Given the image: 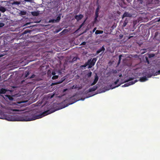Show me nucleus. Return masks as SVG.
<instances>
[{"instance_id": "f257e3e1", "label": "nucleus", "mask_w": 160, "mask_h": 160, "mask_svg": "<svg viewBox=\"0 0 160 160\" xmlns=\"http://www.w3.org/2000/svg\"><path fill=\"white\" fill-rule=\"evenodd\" d=\"M55 111V110L50 109L42 113L36 115L38 112L37 111V110H34L33 111L27 112L23 115L22 117H19L20 118H18L17 120L27 121L34 120L41 118L48 114L54 112Z\"/></svg>"}, {"instance_id": "f03ea898", "label": "nucleus", "mask_w": 160, "mask_h": 160, "mask_svg": "<svg viewBox=\"0 0 160 160\" xmlns=\"http://www.w3.org/2000/svg\"><path fill=\"white\" fill-rule=\"evenodd\" d=\"M71 100H72V102H71L70 103L69 102L66 105H64V107H63V108H64L66 107H67L69 105L72 104L75 102L77 101H78V100H76L75 99V98L73 96L72 97H71L70 98H69L67 100H65L64 101L62 102V104H64L65 103L67 102H69Z\"/></svg>"}, {"instance_id": "7ed1b4c3", "label": "nucleus", "mask_w": 160, "mask_h": 160, "mask_svg": "<svg viewBox=\"0 0 160 160\" xmlns=\"http://www.w3.org/2000/svg\"><path fill=\"white\" fill-rule=\"evenodd\" d=\"M0 118L6 119L9 121H14L16 120L13 118L12 116L6 115L4 114H2L0 115Z\"/></svg>"}, {"instance_id": "20e7f679", "label": "nucleus", "mask_w": 160, "mask_h": 160, "mask_svg": "<svg viewBox=\"0 0 160 160\" xmlns=\"http://www.w3.org/2000/svg\"><path fill=\"white\" fill-rule=\"evenodd\" d=\"M97 60L96 58H93L92 60L91 59L88 60L87 62L88 65V68H91L94 66Z\"/></svg>"}, {"instance_id": "39448f33", "label": "nucleus", "mask_w": 160, "mask_h": 160, "mask_svg": "<svg viewBox=\"0 0 160 160\" xmlns=\"http://www.w3.org/2000/svg\"><path fill=\"white\" fill-rule=\"evenodd\" d=\"M133 78H129L127 81V82H128L125 84L123 86H122L128 87L130 85L134 84L135 82H137L138 81V80L137 79H136L134 81H132V80H133Z\"/></svg>"}, {"instance_id": "423d86ee", "label": "nucleus", "mask_w": 160, "mask_h": 160, "mask_svg": "<svg viewBox=\"0 0 160 160\" xmlns=\"http://www.w3.org/2000/svg\"><path fill=\"white\" fill-rule=\"evenodd\" d=\"M83 17V15L82 14H80L79 15H76L74 16L75 18L78 22L81 20Z\"/></svg>"}, {"instance_id": "0eeeda50", "label": "nucleus", "mask_w": 160, "mask_h": 160, "mask_svg": "<svg viewBox=\"0 0 160 160\" xmlns=\"http://www.w3.org/2000/svg\"><path fill=\"white\" fill-rule=\"evenodd\" d=\"M98 80V76L96 74L95 75V78L93 82L91 84V86H92L95 84L97 82Z\"/></svg>"}, {"instance_id": "6e6552de", "label": "nucleus", "mask_w": 160, "mask_h": 160, "mask_svg": "<svg viewBox=\"0 0 160 160\" xmlns=\"http://www.w3.org/2000/svg\"><path fill=\"white\" fill-rule=\"evenodd\" d=\"M132 15L128 12H125L122 16V18L126 17H131Z\"/></svg>"}, {"instance_id": "1a4fd4ad", "label": "nucleus", "mask_w": 160, "mask_h": 160, "mask_svg": "<svg viewBox=\"0 0 160 160\" xmlns=\"http://www.w3.org/2000/svg\"><path fill=\"white\" fill-rule=\"evenodd\" d=\"M98 88V86L97 85L93 86L92 87L88 89V92H91L95 91Z\"/></svg>"}, {"instance_id": "9d476101", "label": "nucleus", "mask_w": 160, "mask_h": 160, "mask_svg": "<svg viewBox=\"0 0 160 160\" xmlns=\"http://www.w3.org/2000/svg\"><path fill=\"white\" fill-rule=\"evenodd\" d=\"M105 50V48H104L103 46L100 48L97 51V54H98L100 52H102V51H104Z\"/></svg>"}, {"instance_id": "9b49d317", "label": "nucleus", "mask_w": 160, "mask_h": 160, "mask_svg": "<svg viewBox=\"0 0 160 160\" xmlns=\"http://www.w3.org/2000/svg\"><path fill=\"white\" fill-rule=\"evenodd\" d=\"M148 80L146 76H144L140 78L139 80L141 82H144L147 81Z\"/></svg>"}, {"instance_id": "f8f14e48", "label": "nucleus", "mask_w": 160, "mask_h": 160, "mask_svg": "<svg viewBox=\"0 0 160 160\" xmlns=\"http://www.w3.org/2000/svg\"><path fill=\"white\" fill-rule=\"evenodd\" d=\"M7 91V90L6 89L3 88H1L0 90L1 94H5Z\"/></svg>"}, {"instance_id": "ddd939ff", "label": "nucleus", "mask_w": 160, "mask_h": 160, "mask_svg": "<svg viewBox=\"0 0 160 160\" xmlns=\"http://www.w3.org/2000/svg\"><path fill=\"white\" fill-rule=\"evenodd\" d=\"M32 14L35 16H37L39 15V13L38 12L34 11L31 12Z\"/></svg>"}, {"instance_id": "4468645a", "label": "nucleus", "mask_w": 160, "mask_h": 160, "mask_svg": "<svg viewBox=\"0 0 160 160\" xmlns=\"http://www.w3.org/2000/svg\"><path fill=\"white\" fill-rule=\"evenodd\" d=\"M0 11L2 12H4L6 11V9L4 7H0Z\"/></svg>"}, {"instance_id": "2eb2a0df", "label": "nucleus", "mask_w": 160, "mask_h": 160, "mask_svg": "<svg viewBox=\"0 0 160 160\" xmlns=\"http://www.w3.org/2000/svg\"><path fill=\"white\" fill-rule=\"evenodd\" d=\"M103 33V31L102 30H97L95 32L96 34H102Z\"/></svg>"}, {"instance_id": "dca6fc26", "label": "nucleus", "mask_w": 160, "mask_h": 160, "mask_svg": "<svg viewBox=\"0 0 160 160\" xmlns=\"http://www.w3.org/2000/svg\"><path fill=\"white\" fill-rule=\"evenodd\" d=\"M60 19H61V16H60V15H59V16H58L57 17V19H55L56 22H59V21H60Z\"/></svg>"}, {"instance_id": "f3484780", "label": "nucleus", "mask_w": 160, "mask_h": 160, "mask_svg": "<svg viewBox=\"0 0 160 160\" xmlns=\"http://www.w3.org/2000/svg\"><path fill=\"white\" fill-rule=\"evenodd\" d=\"M128 23V20L127 19H126V20L124 22L122 25V27H125Z\"/></svg>"}, {"instance_id": "a211bd4d", "label": "nucleus", "mask_w": 160, "mask_h": 160, "mask_svg": "<svg viewBox=\"0 0 160 160\" xmlns=\"http://www.w3.org/2000/svg\"><path fill=\"white\" fill-rule=\"evenodd\" d=\"M20 3L18 1H14L13 2H12L11 4L12 5H19Z\"/></svg>"}, {"instance_id": "6ab92c4d", "label": "nucleus", "mask_w": 160, "mask_h": 160, "mask_svg": "<svg viewBox=\"0 0 160 160\" xmlns=\"http://www.w3.org/2000/svg\"><path fill=\"white\" fill-rule=\"evenodd\" d=\"M87 19V18L84 20V22L82 23L79 26L78 29H80L82 27V26L84 25V23L85 22Z\"/></svg>"}, {"instance_id": "aec40b11", "label": "nucleus", "mask_w": 160, "mask_h": 160, "mask_svg": "<svg viewBox=\"0 0 160 160\" xmlns=\"http://www.w3.org/2000/svg\"><path fill=\"white\" fill-rule=\"evenodd\" d=\"M6 96L8 98V99L10 100H12L13 99V98L10 95H6Z\"/></svg>"}, {"instance_id": "412c9836", "label": "nucleus", "mask_w": 160, "mask_h": 160, "mask_svg": "<svg viewBox=\"0 0 160 160\" xmlns=\"http://www.w3.org/2000/svg\"><path fill=\"white\" fill-rule=\"evenodd\" d=\"M99 8L98 6V7L96 9L95 14L98 15V12L99 11Z\"/></svg>"}, {"instance_id": "4be33fe9", "label": "nucleus", "mask_w": 160, "mask_h": 160, "mask_svg": "<svg viewBox=\"0 0 160 160\" xmlns=\"http://www.w3.org/2000/svg\"><path fill=\"white\" fill-rule=\"evenodd\" d=\"M25 76L24 77V78H25L27 77L29 75V71H27L25 73Z\"/></svg>"}, {"instance_id": "5701e85b", "label": "nucleus", "mask_w": 160, "mask_h": 160, "mask_svg": "<svg viewBox=\"0 0 160 160\" xmlns=\"http://www.w3.org/2000/svg\"><path fill=\"white\" fill-rule=\"evenodd\" d=\"M92 72H89L86 74L87 76L88 77V78H89L91 77L92 76Z\"/></svg>"}, {"instance_id": "b1692460", "label": "nucleus", "mask_w": 160, "mask_h": 160, "mask_svg": "<svg viewBox=\"0 0 160 160\" xmlns=\"http://www.w3.org/2000/svg\"><path fill=\"white\" fill-rule=\"evenodd\" d=\"M49 22L50 23L52 22V23H55L56 22V20L55 19H51L49 20Z\"/></svg>"}, {"instance_id": "393cba45", "label": "nucleus", "mask_w": 160, "mask_h": 160, "mask_svg": "<svg viewBox=\"0 0 160 160\" xmlns=\"http://www.w3.org/2000/svg\"><path fill=\"white\" fill-rule=\"evenodd\" d=\"M58 78V75H53V76L52 77V79L53 80L54 79H57Z\"/></svg>"}, {"instance_id": "a878e982", "label": "nucleus", "mask_w": 160, "mask_h": 160, "mask_svg": "<svg viewBox=\"0 0 160 160\" xmlns=\"http://www.w3.org/2000/svg\"><path fill=\"white\" fill-rule=\"evenodd\" d=\"M20 13L21 15H24L26 14V12L24 11H21Z\"/></svg>"}, {"instance_id": "bb28decb", "label": "nucleus", "mask_w": 160, "mask_h": 160, "mask_svg": "<svg viewBox=\"0 0 160 160\" xmlns=\"http://www.w3.org/2000/svg\"><path fill=\"white\" fill-rule=\"evenodd\" d=\"M98 15L95 14V17L94 18V22H96L97 20V18L98 17Z\"/></svg>"}, {"instance_id": "cd10ccee", "label": "nucleus", "mask_w": 160, "mask_h": 160, "mask_svg": "<svg viewBox=\"0 0 160 160\" xmlns=\"http://www.w3.org/2000/svg\"><path fill=\"white\" fill-rule=\"evenodd\" d=\"M154 56V54H149L148 55V57L149 58H151L153 57Z\"/></svg>"}, {"instance_id": "c85d7f7f", "label": "nucleus", "mask_w": 160, "mask_h": 160, "mask_svg": "<svg viewBox=\"0 0 160 160\" xmlns=\"http://www.w3.org/2000/svg\"><path fill=\"white\" fill-rule=\"evenodd\" d=\"M88 65V62H87L84 65L81 66V67H85Z\"/></svg>"}, {"instance_id": "c756f323", "label": "nucleus", "mask_w": 160, "mask_h": 160, "mask_svg": "<svg viewBox=\"0 0 160 160\" xmlns=\"http://www.w3.org/2000/svg\"><path fill=\"white\" fill-rule=\"evenodd\" d=\"M145 59H146V61L147 62L148 64H149V61L148 58L147 57H146Z\"/></svg>"}, {"instance_id": "7c9ffc66", "label": "nucleus", "mask_w": 160, "mask_h": 160, "mask_svg": "<svg viewBox=\"0 0 160 160\" xmlns=\"http://www.w3.org/2000/svg\"><path fill=\"white\" fill-rule=\"evenodd\" d=\"M61 30V28L59 29H56L55 30V32H56V33H58V32H60Z\"/></svg>"}, {"instance_id": "2f4dec72", "label": "nucleus", "mask_w": 160, "mask_h": 160, "mask_svg": "<svg viewBox=\"0 0 160 160\" xmlns=\"http://www.w3.org/2000/svg\"><path fill=\"white\" fill-rule=\"evenodd\" d=\"M4 24L3 23H0V28L4 26Z\"/></svg>"}, {"instance_id": "473e14b6", "label": "nucleus", "mask_w": 160, "mask_h": 160, "mask_svg": "<svg viewBox=\"0 0 160 160\" xmlns=\"http://www.w3.org/2000/svg\"><path fill=\"white\" fill-rule=\"evenodd\" d=\"M119 79H117L116 81H115L114 82V84L115 85H116L118 83V82L119 81Z\"/></svg>"}, {"instance_id": "72a5a7b5", "label": "nucleus", "mask_w": 160, "mask_h": 160, "mask_svg": "<svg viewBox=\"0 0 160 160\" xmlns=\"http://www.w3.org/2000/svg\"><path fill=\"white\" fill-rule=\"evenodd\" d=\"M146 75L147 76V78H150L152 76V75L151 74H148Z\"/></svg>"}, {"instance_id": "f704fd0d", "label": "nucleus", "mask_w": 160, "mask_h": 160, "mask_svg": "<svg viewBox=\"0 0 160 160\" xmlns=\"http://www.w3.org/2000/svg\"><path fill=\"white\" fill-rule=\"evenodd\" d=\"M29 32L28 31H27V30H25V31L24 32H23V34H26V33H27L28 32Z\"/></svg>"}, {"instance_id": "c9c22d12", "label": "nucleus", "mask_w": 160, "mask_h": 160, "mask_svg": "<svg viewBox=\"0 0 160 160\" xmlns=\"http://www.w3.org/2000/svg\"><path fill=\"white\" fill-rule=\"evenodd\" d=\"M86 44V42H83L81 44V45H85Z\"/></svg>"}, {"instance_id": "e433bc0d", "label": "nucleus", "mask_w": 160, "mask_h": 160, "mask_svg": "<svg viewBox=\"0 0 160 160\" xmlns=\"http://www.w3.org/2000/svg\"><path fill=\"white\" fill-rule=\"evenodd\" d=\"M122 57V55H120L119 56V61H121V57Z\"/></svg>"}, {"instance_id": "4c0bfd02", "label": "nucleus", "mask_w": 160, "mask_h": 160, "mask_svg": "<svg viewBox=\"0 0 160 160\" xmlns=\"http://www.w3.org/2000/svg\"><path fill=\"white\" fill-rule=\"evenodd\" d=\"M156 74H160V70L158 71L157 72H156Z\"/></svg>"}, {"instance_id": "58836bf2", "label": "nucleus", "mask_w": 160, "mask_h": 160, "mask_svg": "<svg viewBox=\"0 0 160 160\" xmlns=\"http://www.w3.org/2000/svg\"><path fill=\"white\" fill-rule=\"evenodd\" d=\"M25 1L27 2H32V0H24Z\"/></svg>"}, {"instance_id": "ea45409f", "label": "nucleus", "mask_w": 160, "mask_h": 160, "mask_svg": "<svg viewBox=\"0 0 160 160\" xmlns=\"http://www.w3.org/2000/svg\"><path fill=\"white\" fill-rule=\"evenodd\" d=\"M52 73L53 75H55L56 74L55 71H52Z\"/></svg>"}, {"instance_id": "a19ab883", "label": "nucleus", "mask_w": 160, "mask_h": 160, "mask_svg": "<svg viewBox=\"0 0 160 160\" xmlns=\"http://www.w3.org/2000/svg\"><path fill=\"white\" fill-rule=\"evenodd\" d=\"M34 76H35V75H32L31 76V77H30L29 78H34Z\"/></svg>"}, {"instance_id": "79ce46f5", "label": "nucleus", "mask_w": 160, "mask_h": 160, "mask_svg": "<svg viewBox=\"0 0 160 160\" xmlns=\"http://www.w3.org/2000/svg\"><path fill=\"white\" fill-rule=\"evenodd\" d=\"M157 32H156L155 33V37H154V38H155L156 39H157V37L158 36V35H157Z\"/></svg>"}, {"instance_id": "37998d69", "label": "nucleus", "mask_w": 160, "mask_h": 160, "mask_svg": "<svg viewBox=\"0 0 160 160\" xmlns=\"http://www.w3.org/2000/svg\"><path fill=\"white\" fill-rule=\"evenodd\" d=\"M12 111H18L19 110L17 109H13Z\"/></svg>"}, {"instance_id": "c03bdc74", "label": "nucleus", "mask_w": 160, "mask_h": 160, "mask_svg": "<svg viewBox=\"0 0 160 160\" xmlns=\"http://www.w3.org/2000/svg\"><path fill=\"white\" fill-rule=\"evenodd\" d=\"M133 37V36H130L128 38V39H130L131 38H132Z\"/></svg>"}, {"instance_id": "a18cd8bd", "label": "nucleus", "mask_w": 160, "mask_h": 160, "mask_svg": "<svg viewBox=\"0 0 160 160\" xmlns=\"http://www.w3.org/2000/svg\"><path fill=\"white\" fill-rule=\"evenodd\" d=\"M96 28H94V29H93V32H95V31L96 30Z\"/></svg>"}, {"instance_id": "49530a36", "label": "nucleus", "mask_w": 160, "mask_h": 160, "mask_svg": "<svg viewBox=\"0 0 160 160\" xmlns=\"http://www.w3.org/2000/svg\"><path fill=\"white\" fill-rule=\"evenodd\" d=\"M135 33L134 32L132 33L130 35H135Z\"/></svg>"}, {"instance_id": "de8ad7c7", "label": "nucleus", "mask_w": 160, "mask_h": 160, "mask_svg": "<svg viewBox=\"0 0 160 160\" xmlns=\"http://www.w3.org/2000/svg\"><path fill=\"white\" fill-rule=\"evenodd\" d=\"M116 72H117L116 71V70H115L113 71V73H116Z\"/></svg>"}, {"instance_id": "09e8293b", "label": "nucleus", "mask_w": 160, "mask_h": 160, "mask_svg": "<svg viewBox=\"0 0 160 160\" xmlns=\"http://www.w3.org/2000/svg\"><path fill=\"white\" fill-rule=\"evenodd\" d=\"M120 84H119L118 85H117V86H116L115 87H117L119 86H120Z\"/></svg>"}, {"instance_id": "8fccbe9b", "label": "nucleus", "mask_w": 160, "mask_h": 160, "mask_svg": "<svg viewBox=\"0 0 160 160\" xmlns=\"http://www.w3.org/2000/svg\"><path fill=\"white\" fill-rule=\"evenodd\" d=\"M120 62H121V61H119V60L118 61V64H119L120 63Z\"/></svg>"}, {"instance_id": "3c124183", "label": "nucleus", "mask_w": 160, "mask_h": 160, "mask_svg": "<svg viewBox=\"0 0 160 160\" xmlns=\"http://www.w3.org/2000/svg\"><path fill=\"white\" fill-rule=\"evenodd\" d=\"M54 94L52 95L51 97V98H53V96H54Z\"/></svg>"}, {"instance_id": "603ef678", "label": "nucleus", "mask_w": 160, "mask_h": 160, "mask_svg": "<svg viewBox=\"0 0 160 160\" xmlns=\"http://www.w3.org/2000/svg\"><path fill=\"white\" fill-rule=\"evenodd\" d=\"M158 21L159 22V21H160V18H159V19L158 20Z\"/></svg>"}, {"instance_id": "864d4df0", "label": "nucleus", "mask_w": 160, "mask_h": 160, "mask_svg": "<svg viewBox=\"0 0 160 160\" xmlns=\"http://www.w3.org/2000/svg\"><path fill=\"white\" fill-rule=\"evenodd\" d=\"M122 76V74H121L120 75H119V77H121Z\"/></svg>"}, {"instance_id": "5fc2aeb1", "label": "nucleus", "mask_w": 160, "mask_h": 160, "mask_svg": "<svg viewBox=\"0 0 160 160\" xmlns=\"http://www.w3.org/2000/svg\"><path fill=\"white\" fill-rule=\"evenodd\" d=\"M121 0L122 1V2H124V1H125V0Z\"/></svg>"}, {"instance_id": "6e6d98bb", "label": "nucleus", "mask_w": 160, "mask_h": 160, "mask_svg": "<svg viewBox=\"0 0 160 160\" xmlns=\"http://www.w3.org/2000/svg\"><path fill=\"white\" fill-rule=\"evenodd\" d=\"M63 30V31H62V32H61V33H62V32H63L64 31V30Z\"/></svg>"}, {"instance_id": "4d7b16f0", "label": "nucleus", "mask_w": 160, "mask_h": 160, "mask_svg": "<svg viewBox=\"0 0 160 160\" xmlns=\"http://www.w3.org/2000/svg\"><path fill=\"white\" fill-rule=\"evenodd\" d=\"M1 13H0V17H1Z\"/></svg>"}, {"instance_id": "13d9d810", "label": "nucleus", "mask_w": 160, "mask_h": 160, "mask_svg": "<svg viewBox=\"0 0 160 160\" xmlns=\"http://www.w3.org/2000/svg\"><path fill=\"white\" fill-rule=\"evenodd\" d=\"M24 81V80L22 81V82Z\"/></svg>"}]
</instances>
